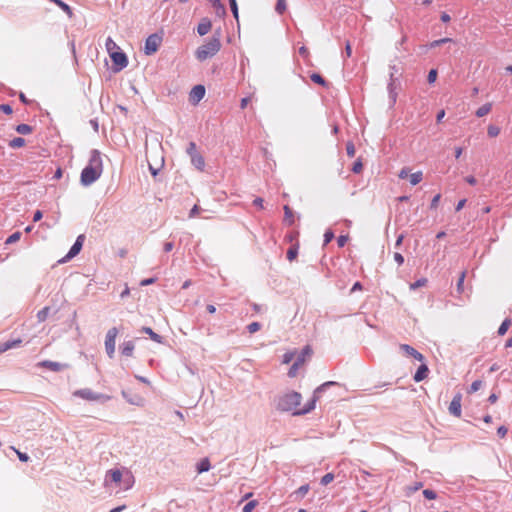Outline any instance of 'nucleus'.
Masks as SVG:
<instances>
[{"label":"nucleus","instance_id":"nucleus-47","mask_svg":"<svg viewBox=\"0 0 512 512\" xmlns=\"http://www.w3.org/2000/svg\"><path fill=\"white\" fill-rule=\"evenodd\" d=\"M261 324L259 322H252L247 326V330L249 333H255L260 330Z\"/></svg>","mask_w":512,"mask_h":512},{"label":"nucleus","instance_id":"nucleus-59","mask_svg":"<svg viewBox=\"0 0 512 512\" xmlns=\"http://www.w3.org/2000/svg\"><path fill=\"white\" fill-rule=\"evenodd\" d=\"M394 260L397 262V264L400 266L404 263V257L401 253L395 252L394 253Z\"/></svg>","mask_w":512,"mask_h":512},{"label":"nucleus","instance_id":"nucleus-20","mask_svg":"<svg viewBox=\"0 0 512 512\" xmlns=\"http://www.w3.org/2000/svg\"><path fill=\"white\" fill-rule=\"evenodd\" d=\"M283 210H284V222L287 225L291 226L294 223V213L288 205H285L283 207Z\"/></svg>","mask_w":512,"mask_h":512},{"label":"nucleus","instance_id":"nucleus-41","mask_svg":"<svg viewBox=\"0 0 512 512\" xmlns=\"http://www.w3.org/2000/svg\"><path fill=\"white\" fill-rule=\"evenodd\" d=\"M275 10L277 13L282 14L286 10V0H277Z\"/></svg>","mask_w":512,"mask_h":512},{"label":"nucleus","instance_id":"nucleus-49","mask_svg":"<svg viewBox=\"0 0 512 512\" xmlns=\"http://www.w3.org/2000/svg\"><path fill=\"white\" fill-rule=\"evenodd\" d=\"M346 152H347V155L349 157H354L355 156V146L352 142H348L346 144Z\"/></svg>","mask_w":512,"mask_h":512},{"label":"nucleus","instance_id":"nucleus-45","mask_svg":"<svg viewBox=\"0 0 512 512\" xmlns=\"http://www.w3.org/2000/svg\"><path fill=\"white\" fill-rule=\"evenodd\" d=\"M186 152H187V154L190 156V158L192 157V155H194V154L198 153V151H197V146H196L195 142H190V143L188 144V147H187V149H186Z\"/></svg>","mask_w":512,"mask_h":512},{"label":"nucleus","instance_id":"nucleus-19","mask_svg":"<svg viewBox=\"0 0 512 512\" xmlns=\"http://www.w3.org/2000/svg\"><path fill=\"white\" fill-rule=\"evenodd\" d=\"M106 478L114 483H119L122 479V473L119 469H111L107 472Z\"/></svg>","mask_w":512,"mask_h":512},{"label":"nucleus","instance_id":"nucleus-8","mask_svg":"<svg viewBox=\"0 0 512 512\" xmlns=\"http://www.w3.org/2000/svg\"><path fill=\"white\" fill-rule=\"evenodd\" d=\"M114 65V71L118 72L126 68L128 65V58L122 51H114L109 54Z\"/></svg>","mask_w":512,"mask_h":512},{"label":"nucleus","instance_id":"nucleus-62","mask_svg":"<svg viewBox=\"0 0 512 512\" xmlns=\"http://www.w3.org/2000/svg\"><path fill=\"white\" fill-rule=\"evenodd\" d=\"M200 211V207L198 205H194L193 208L190 210L189 217L193 218L195 217Z\"/></svg>","mask_w":512,"mask_h":512},{"label":"nucleus","instance_id":"nucleus-55","mask_svg":"<svg viewBox=\"0 0 512 512\" xmlns=\"http://www.w3.org/2000/svg\"><path fill=\"white\" fill-rule=\"evenodd\" d=\"M464 279H465V272H462L458 281H457V290L459 292H462L463 290V283H464Z\"/></svg>","mask_w":512,"mask_h":512},{"label":"nucleus","instance_id":"nucleus-29","mask_svg":"<svg viewBox=\"0 0 512 512\" xmlns=\"http://www.w3.org/2000/svg\"><path fill=\"white\" fill-rule=\"evenodd\" d=\"M25 145V139L22 137H16L9 142L11 148H21Z\"/></svg>","mask_w":512,"mask_h":512},{"label":"nucleus","instance_id":"nucleus-34","mask_svg":"<svg viewBox=\"0 0 512 512\" xmlns=\"http://www.w3.org/2000/svg\"><path fill=\"white\" fill-rule=\"evenodd\" d=\"M298 256V246H292L287 251V259L293 261Z\"/></svg>","mask_w":512,"mask_h":512},{"label":"nucleus","instance_id":"nucleus-10","mask_svg":"<svg viewBox=\"0 0 512 512\" xmlns=\"http://www.w3.org/2000/svg\"><path fill=\"white\" fill-rule=\"evenodd\" d=\"M461 400H462V395L460 393H457L454 395L452 401L450 402V405H449V413L455 417H460L461 416Z\"/></svg>","mask_w":512,"mask_h":512},{"label":"nucleus","instance_id":"nucleus-9","mask_svg":"<svg viewBox=\"0 0 512 512\" xmlns=\"http://www.w3.org/2000/svg\"><path fill=\"white\" fill-rule=\"evenodd\" d=\"M84 240H85V235L80 234L76 238L74 244L71 246L70 250L65 255V257L63 259H61L59 262L60 263H64V262H66L68 260H71L75 256H77L80 253V251H81V249L83 247Z\"/></svg>","mask_w":512,"mask_h":512},{"label":"nucleus","instance_id":"nucleus-30","mask_svg":"<svg viewBox=\"0 0 512 512\" xmlns=\"http://www.w3.org/2000/svg\"><path fill=\"white\" fill-rule=\"evenodd\" d=\"M422 178H423V174H422L421 171L412 173L410 175V183H411V185H413V186L417 185L418 183H420L422 181Z\"/></svg>","mask_w":512,"mask_h":512},{"label":"nucleus","instance_id":"nucleus-24","mask_svg":"<svg viewBox=\"0 0 512 512\" xmlns=\"http://www.w3.org/2000/svg\"><path fill=\"white\" fill-rule=\"evenodd\" d=\"M303 364V358H297L288 371L289 377H295L299 367Z\"/></svg>","mask_w":512,"mask_h":512},{"label":"nucleus","instance_id":"nucleus-13","mask_svg":"<svg viewBox=\"0 0 512 512\" xmlns=\"http://www.w3.org/2000/svg\"><path fill=\"white\" fill-rule=\"evenodd\" d=\"M40 367L47 368L54 372L62 371L63 369L67 368V364L51 361V360H44L38 364Z\"/></svg>","mask_w":512,"mask_h":512},{"label":"nucleus","instance_id":"nucleus-1","mask_svg":"<svg viewBox=\"0 0 512 512\" xmlns=\"http://www.w3.org/2000/svg\"><path fill=\"white\" fill-rule=\"evenodd\" d=\"M103 172L101 153L97 149L90 152L88 164L81 172L80 181L83 186H90L96 182Z\"/></svg>","mask_w":512,"mask_h":512},{"label":"nucleus","instance_id":"nucleus-50","mask_svg":"<svg viewBox=\"0 0 512 512\" xmlns=\"http://www.w3.org/2000/svg\"><path fill=\"white\" fill-rule=\"evenodd\" d=\"M362 169H363V164H362V162H361L360 160H357V161H355V162L353 163L352 171H353L354 173H357V174H358V173H360V172L362 171Z\"/></svg>","mask_w":512,"mask_h":512},{"label":"nucleus","instance_id":"nucleus-36","mask_svg":"<svg viewBox=\"0 0 512 512\" xmlns=\"http://www.w3.org/2000/svg\"><path fill=\"white\" fill-rule=\"evenodd\" d=\"M427 283V279L426 278H420L418 280H416L415 282L411 283L410 284V289L411 290H416L422 286H425Z\"/></svg>","mask_w":512,"mask_h":512},{"label":"nucleus","instance_id":"nucleus-27","mask_svg":"<svg viewBox=\"0 0 512 512\" xmlns=\"http://www.w3.org/2000/svg\"><path fill=\"white\" fill-rule=\"evenodd\" d=\"M214 8L217 10V14L219 15H225L226 10L224 5L221 3L220 0H208Z\"/></svg>","mask_w":512,"mask_h":512},{"label":"nucleus","instance_id":"nucleus-6","mask_svg":"<svg viewBox=\"0 0 512 512\" xmlns=\"http://www.w3.org/2000/svg\"><path fill=\"white\" fill-rule=\"evenodd\" d=\"M119 331L116 327L110 328L105 337V350L107 353V356L112 359L115 355V343H116V337L118 335Z\"/></svg>","mask_w":512,"mask_h":512},{"label":"nucleus","instance_id":"nucleus-7","mask_svg":"<svg viewBox=\"0 0 512 512\" xmlns=\"http://www.w3.org/2000/svg\"><path fill=\"white\" fill-rule=\"evenodd\" d=\"M162 42V37L157 33L151 34L147 37L144 46V52L146 55L154 54Z\"/></svg>","mask_w":512,"mask_h":512},{"label":"nucleus","instance_id":"nucleus-52","mask_svg":"<svg viewBox=\"0 0 512 512\" xmlns=\"http://www.w3.org/2000/svg\"><path fill=\"white\" fill-rule=\"evenodd\" d=\"M441 199V194H436L430 203V209H436L438 207L439 201Z\"/></svg>","mask_w":512,"mask_h":512},{"label":"nucleus","instance_id":"nucleus-39","mask_svg":"<svg viewBox=\"0 0 512 512\" xmlns=\"http://www.w3.org/2000/svg\"><path fill=\"white\" fill-rule=\"evenodd\" d=\"M230 9L232 11V14L236 20H238L239 14H238V5L236 0H229Z\"/></svg>","mask_w":512,"mask_h":512},{"label":"nucleus","instance_id":"nucleus-58","mask_svg":"<svg viewBox=\"0 0 512 512\" xmlns=\"http://www.w3.org/2000/svg\"><path fill=\"white\" fill-rule=\"evenodd\" d=\"M0 110L8 115L13 112L12 107L9 104H1Z\"/></svg>","mask_w":512,"mask_h":512},{"label":"nucleus","instance_id":"nucleus-22","mask_svg":"<svg viewBox=\"0 0 512 512\" xmlns=\"http://www.w3.org/2000/svg\"><path fill=\"white\" fill-rule=\"evenodd\" d=\"M491 109H492V104L486 103L476 110L475 115L479 118L484 117L491 111Z\"/></svg>","mask_w":512,"mask_h":512},{"label":"nucleus","instance_id":"nucleus-26","mask_svg":"<svg viewBox=\"0 0 512 512\" xmlns=\"http://www.w3.org/2000/svg\"><path fill=\"white\" fill-rule=\"evenodd\" d=\"M511 323H512V321L510 318L504 319V321L501 323V325L498 328V331H497L498 335L503 336L504 334H506L509 327L511 326Z\"/></svg>","mask_w":512,"mask_h":512},{"label":"nucleus","instance_id":"nucleus-5","mask_svg":"<svg viewBox=\"0 0 512 512\" xmlns=\"http://www.w3.org/2000/svg\"><path fill=\"white\" fill-rule=\"evenodd\" d=\"M73 395L75 397H78V398H81V399H84L87 401L99 402V403H105L108 400H110V396L102 394V393L94 392L90 388L78 389L73 392Z\"/></svg>","mask_w":512,"mask_h":512},{"label":"nucleus","instance_id":"nucleus-53","mask_svg":"<svg viewBox=\"0 0 512 512\" xmlns=\"http://www.w3.org/2000/svg\"><path fill=\"white\" fill-rule=\"evenodd\" d=\"M295 357V353L294 352H286L284 355H283V363L285 364H288L290 363Z\"/></svg>","mask_w":512,"mask_h":512},{"label":"nucleus","instance_id":"nucleus-40","mask_svg":"<svg viewBox=\"0 0 512 512\" xmlns=\"http://www.w3.org/2000/svg\"><path fill=\"white\" fill-rule=\"evenodd\" d=\"M487 133L490 137H496L500 133V128L495 125H489L487 129Z\"/></svg>","mask_w":512,"mask_h":512},{"label":"nucleus","instance_id":"nucleus-16","mask_svg":"<svg viewBox=\"0 0 512 512\" xmlns=\"http://www.w3.org/2000/svg\"><path fill=\"white\" fill-rule=\"evenodd\" d=\"M212 27V23L208 18H203L198 24L197 32L200 36L206 35Z\"/></svg>","mask_w":512,"mask_h":512},{"label":"nucleus","instance_id":"nucleus-4","mask_svg":"<svg viewBox=\"0 0 512 512\" xmlns=\"http://www.w3.org/2000/svg\"><path fill=\"white\" fill-rule=\"evenodd\" d=\"M332 385H337V383L334 381H328V382L321 384L319 387H317L314 390L313 396L310 399V401H308L304 405L303 408L293 411V416L306 415V414L310 413L311 411H313L315 409L316 402L320 398L321 393L324 392L328 387H330Z\"/></svg>","mask_w":512,"mask_h":512},{"label":"nucleus","instance_id":"nucleus-37","mask_svg":"<svg viewBox=\"0 0 512 512\" xmlns=\"http://www.w3.org/2000/svg\"><path fill=\"white\" fill-rule=\"evenodd\" d=\"M483 385V382L481 380H475L472 382V384L470 385V388L468 390V393H474L476 391H478Z\"/></svg>","mask_w":512,"mask_h":512},{"label":"nucleus","instance_id":"nucleus-21","mask_svg":"<svg viewBox=\"0 0 512 512\" xmlns=\"http://www.w3.org/2000/svg\"><path fill=\"white\" fill-rule=\"evenodd\" d=\"M210 468H211V464H210V461H209V459H208V458H204V459H202V460L197 464V467H196L197 472H198L199 474L209 471V470H210Z\"/></svg>","mask_w":512,"mask_h":512},{"label":"nucleus","instance_id":"nucleus-44","mask_svg":"<svg viewBox=\"0 0 512 512\" xmlns=\"http://www.w3.org/2000/svg\"><path fill=\"white\" fill-rule=\"evenodd\" d=\"M437 70L436 69H431L428 73V76H427V81L429 84H433L436 79H437Z\"/></svg>","mask_w":512,"mask_h":512},{"label":"nucleus","instance_id":"nucleus-11","mask_svg":"<svg viewBox=\"0 0 512 512\" xmlns=\"http://www.w3.org/2000/svg\"><path fill=\"white\" fill-rule=\"evenodd\" d=\"M399 349L406 356L413 357L414 359H416L419 362H423L425 360L423 354H421L415 348H413L412 346H410L408 344H400Z\"/></svg>","mask_w":512,"mask_h":512},{"label":"nucleus","instance_id":"nucleus-28","mask_svg":"<svg viewBox=\"0 0 512 512\" xmlns=\"http://www.w3.org/2000/svg\"><path fill=\"white\" fill-rule=\"evenodd\" d=\"M105 47L109 54H111V52L119 50L118 45L114 42V40L111 37H108L106 39Z\"/></svg>","mask_w":512,"mask_h":512},{"label":"nucleus","instance_id":"nucleus-42","mask_svg":"<svg viewBox=\"0 0 512 512\" xmlns=\"http://www.w3.org/2000/svg\"><path fill=\"white\" fill-rule=\"evenodd\" d=\"M334 480V474L333 473H327L325 474L322 478H321V485H328L329 483H331L332 481Z\"/></svg>","mask_w":512,"mask_h":512},{"label":"nucleus","instance_id":"nucleus-51","mask_svg":"<svg viewBox=\"0 0 512 512\" xmlns=\"http://www.w3.org/2000/svg\"><path fill=\"white\" fill-rule=\"evenodd\" d=\"M334 238V233L331 230H327L324 233V245H327L330 243Z\"/></svg>","mask_w":512,"mask_h":512},{"label":"nucleus","instance_id":"nucleus-33","mask_svg":"<svg viewBox=\"0 0 512 512\" xmlns=\"http://www.w3.org/2000/svg\"><path fill=\"white\" fill-rule=\"evenodd\" d=\"M310 78L314 83L319 84L321 86H326L327 84L326 80L318 73H313L310 76Z\"/></svg>","mask_w":512,"mask_h":512},{"label":"nucleus","instance_id":"nucleus-25","mask_svg":"<svg viewBox=\"0 0 512 512\" xmlns=\"http://www.w3.org/2000/svg\"><path fill=\"white\" fill-rule=\"evenodd\" d=\"M15 130L19 134L27 135V134H30L33 131V128H32V126H30L28 124L22 123V124H18L16 126Z\"/></svg>","mask_w":512,"mask_h":512},{"label":"nucleus","instance_id":"nucleus-31","mask_svg":"<svg viewBox=\"0 0 512 512\" xmlns=\"http://www.w3.org/2000/svg\"><path fill=\"white\" fill-rule=\"evenodd\" d=\"M49 311H50V308L49 307H44L42 308L41 310L38 311L37 313V319L39 322H44L48 315H49Z\"/></svg>","mask_w":512,"mask_h":512},{"label":"nucleus","instance_id":"nucleus-64","mask_svg":"<svg viewBox=\"0 0 512 512\" xmlns=\"http://www.w3.org/2000/svg\"><path fill=\"white\" fill-rule=\"evenodd\" d=\"M174 248V243L173 242H165L164 245H163V249L166 253L172 251V249Z\"/></svg>","mask_w":512,"mask_h":512},{"label":"nucleus","instance_id":"nucleus-38","mask_svg":"<svg viewBox=\"0 0 512 512\" xmlns=\"http://www.w3.org/2000/svg\"><path fill=\"white\" fill-rule=\"evenodd\" d=\"M122 396L126 399L127 402L131 403V404H134V405H138L139 404V400L140 398L139 397H130L128 392L126 391H122Z\"/></svg>","mask_w":512,"mask_h":512},{"label":"nucleus","instance_id":"nucleus-63","mask_svg":"<svg viewBox=\"0 0 512 512\" xmlns=\"http://www.w3.org/2000/svg\"><path fill=\"white\" fill-rule=\"evenodd\" d=\"M42 217H43L42 211L41 210H36L34 212V215H33V221L34 222H38V221H40L42 219Z\"/></svg>","mask_w":512,"mask_h":512},{"label":"nucleus","instance_id":"nucleus-43","mask_svg":"<svg viewBox=\"0 0 512 512\" xmlns=\"http://www.w3.org/2000/svg\"><path fill=\"white\" fill-rule=\"evenodd\" d=\"M423 496L428 500H434L437 498L436 492L431 489L423 490Z\"/></svg>","mask_w":512,"mask_h":512},{"label":"nucleus","instance_id":"nucleus-61","mask_svg":"<svg viewBox=\"0 0 512 512\" xmlns=\"http://www.w3.org/2000/svg\"><path fill=\"white\" fill-rule=\"evenodd\" d=\"M508 429L505 426H500L497 429V434L500 438H504L507 435Z\"/></svg>","mask_w":512,"mask_h":512},{"label":"nucleus","instance_id":"nucleus-48","mask_svg":"<svg viewBox=\"0 0 512 512\" xmlns=\"http://www.w3.org/2000/svg\"><path fill=\"white\" fill-rule=\"evenodd\" d=\"M256 505H257L256 500L249 501L248 503H246L244 505L243 512H252L253 509L256 507Z\"/></svg>","mask_w":512,"mask_h":512},{"label":"nucleus","instance_id":"nucleus-35","mask_svg":"<svg viewBox=\"0 0 512 512\" xmlns=\"http://www.w3.org/2000/svg\"><path fill=\"white\" fill-rule=\"evenodd\" d=\"M21 238V232L20 231H16L14 232L13 234H11L5 241V244L9 245V244H13L15 242H17L19 239Z\"/></svg>","mask_w":512,"mask_h":512},{"label":"nucleus","instance_id":"nucleus-46","mask_svg":"<svg viewBox=\"0 0 512 512\" xmlns=\"http://www.w3.org/2000/svg\"><path fill=\"white\" fill-rule=\"evenodd\" d=\"M311 353H312V349L310 348V346H305L297 358H303V363H304L306 356L311 355Z\"/></svg>","mask_w":512,"mask_h":512},{"label":"nucleus","instance_id":"nucleus-12","mask_svg":"<svg viewBox=\"0 0 512 512\" xmlns=\"http://www.w3.org/2000/svg\"><path fill=\"white\" fill-rule=\"evenodd\" d=\"M204 96L205 87L201 84L195 85L190 92L189 100L193 103H198L204 98Z\"/></svg>","mask_w":512,"mask_h":512},{"label":"nucleus","instance_id":"nucleus-17","mask_svg":"<svg viewBox=\"0 0 512 512\" xmlns=\"http://www.w3.org/2000/svg\"><path fill=\"white\" fill-rule=\"evenodd\" d=\"M191 159V163L200 171H202L204 169V166H205V160L203 158V156L198 152L194 155H192V157L190 158Z\"/></svg>","mask_w":512,"mask_h":512},{"label":"nucleus","instance_id":"nucleus-18","mask_svg":"<svg viewBox=\"0 0 512 512\" xmlns=\"http://www.w3.org/2000/svg\"><path fill=\"white\" fill-rule=\"evenodd\" d=\"M21 339L9 340L0 344V354L6 352L9 349L16 348L21 344Z\"/></svg>","mask_w":512,"mask_h":512},{"label":"nucleus","instance_id":"nucleus-14","mask_svg":"<svg viewBox=\"0 0 512 512\" xmlns=\"http://www.w3.org/2000/svg\"><path fill=\"white\" fill-rule=\"evenodd\" d=\"M428 373H429V368H428L427 364H425L423 361V362H421V365L416 370V372L413 376V379L415 382H421L425 378H427Z\"/></svg>","mask_w":512,"mask_h":512},{"label":"nucleus","instance_id":"nucleus-3","mask_svg":"<svg viewBox=\"0 0 512 512\" xmlns=\"http://www.w3.org/2000/svg\"><path fill=\"white\" fill-rule=\"evenodd\" d=\"M220 38H221V30L218 29L217 31H215V33L209 39L208 42H206L205 44L198 47V49L196 50V53H195L196 58L199 61H204L208 58L213 57L221 48Z\"/></svg>","mask_w":512,"mask_h":512},{"label":"nucleus","instance_id":"nucleus-23","mask_svg":"<svg viewBox=\"0 0 512 512\" xmlns=\"http://www.w3.org/2000/svg\"><path fill=\"white\" fill-rule=\"evenodd\" d=\"M142 332L148 334L154 342L162 343V336L155 333L150 327H143Z\"/></svg>","mask_w":512,"mask_h":512},{"label":"nucleus","instance_id":"nucleus-56","mask_svg":"<svg viewBox=\"0 0 512 512\" xmlns=\"http://www.w3.org/2000/svg\"><path fill=\"white\" fill-rule=\"evenodd\" d=\"M15 451H16L17 456H18V458H19V460L21 462H28L29 461L30 457L28 456V454L23 453V452H21L19 450H15Z\"/></svg>","mask_w":512,"mask_h":512},{"label":"nucleus","instance_id":"nucleus-60","mask_svg":"<svg viewBox=\"0 0 512 512\" xmlns=\"http://www.w3.org/2000/svg\"><path fill=\"white\" fill-rule=\"evenodd\" d=\"M309 488H310V487H309V485H308V484L302 485V486H300V487L298 488L297 493H298V494H300V495H302V496H304L305 494H307V493H308Z\"/></svg>","mask_w":512,"mask_h":512},{"label":"nucleus","instance_id":"nucleus-57","mask_svg":"<svg viewBox=\"0 0 512 512\" xmlns=\"http://www.w3.org/2000/svg\"><path fill=\"white\" fill-rule=\"evenodd\" d=\"M391 106H394L397 99V92L394 90L388 91Z\"/></svg>","mask_w":512,"mask_h":512},{"label":"nucleus","instance_id":"nucleus-32","mask_svg":"<svg viewBox=\"0 0 512 512\" xmlns=\"http://www.w3.org/2000/svg\"><path fill=\"white\" fill-rule=\"evenodd\" d=\"M450 42H453V39H451V38H441V39L434 40V41L430 42L429 47L430 48H436L438 46H441L443 44L450 43Z\"/></svg>","mask_w":512,"mask_h":512},{"label":"nucleus","instance_id":"nucleus-15","mask_svg":"<svg viewBox=\"0 0 512 512\" xmlns=\"http://www.w3.org/2000/svg\"><path fill=\"white\" fill-rule=\"evenodd\" d=\"M135 349V344L132 340L124 341L120 346V352L123 356L131 357Z\"/></svg>","mask_w":512,"mask_h":512},{"label":"nucleus","instance_id":"nucleus-2","mask_svg":"<svg viewBox=\"0 0 512 512\" xmlns=\"http://www.w3.org/2000/svg\"><path fill=\"white\" fill-rule=\"evenodd\" d=\"M302 395L296 391H288L281 395H278L274 399L276 410L280 412H291L298 410V406L301 404Z\"/></svg>","mask_w":512,"mask_h":512},{"label":"nucleus","instance_id":"nucleus-54","mask_svg":"<svg viewBox=\"0 0 512 512\" xmlns=\"http://www.w3.org/2000/svg\"><path fill=\"white\" fill-rule=\"evenodd\" d=\"M349 237L348 235H340L338 238H337V244L339 247H344L348 241Z\"/></svg>","mask_w":512,"mask_h":512}]
</instances>
